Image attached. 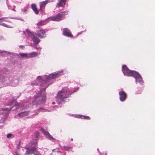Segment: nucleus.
I'll use <instances>...</instances> for the list:
<instances>
[{
    "label": "nucleus",
    "instance_id": "nucleus-1",
    "mask_svg": "<svg viewBox=\"0 0 155 155\" xmlns=\"http://www.w3.org/2000/svg\"><path fill=\"white\" fill-rule=\"evenodd\" d=\"M122 71L124 74L129 76H133L139 82L142 81L141 76L137 72L130 70L125 65L122 67Z\"/></svg>",
    "mask_w": 155,
    "mask_h": 155
},
{
    "label": "nucleus",
    "instance_id": "nucleus-2",
    "mask_svg": "<svg viewBox=\"0 0 155 155\" xmlns=\"http://www.w3.org/2000/svg\"><path fill=\"white\" fill-rule=\"evenodd\" d=\"M71 93L68 90H65L62 89L57 94V99L58 103L61 104L64 103L65 101V99L68 97Z\"/></svg>",
    "mask_w": 155,
    "mask_h": 155
},
{
    "label": "nucleus",
    "instance_id": "nucleus-3",
    "mask_svg": "<svg viewBox=\"0 0 155 155\" xmlns=\"http://www.w3.org/2000/svg\"><path fill=\"white\" fill-rule=\"evenodd\" d=\"M68 14L66 12H60L55 16H51L49 18V19L55 21H59L62 20L65 15Z\"/></svg>",
    "mask_w": 155,
    "mask_h": 155
},
{
    "label": "nucleus",
    "instance_id": "nucleus-4",
    "mask_svg": "<svg viewBox=\"0 0 155 155\" xmlns=\"http://www.w3.org/2000/svg\"><path fill=\"white\" fill-rule=\"evenodd\" d=\"M47 31V30L46 29L37 30L36 35L40 38H44L46 37V33Z\"/></svg>",
    "mask_w": 155,
    "mask_h": 155
},
{
    "label": "nucleus",
    "instance_id": "nucleus-5",
    "mask_svg": "<svg viewBox=\"0 0 155 155\" xmlns=\"http://www.w3.org/2000/svg\"><path fill=\"white\" fill-rule=\"evenodd\" d=\"M53 0H46L45 1L40 2H39L40 10L41 12L44 11L46 5L49 2H53Z\"/></svg>",
    "mask_w": 155,
    "mask_h": 155
},
{
    "label": "nucleus",
    "instance_id": "nucleus-6",
    "mask_svg": "<svg viewBox=\"0 0 155 155\" xmlns=\"http://www.w3.org/2000/svg\"><path fill=\"white\" fill-rule=\"evenodd\" d=\"M63 35L67 37L73 38V35L71 33L70 30L68 28H65L63 29Z\"/></svg>",
    "mask_w": 155,
    "mask_h": 155
},
{
    "label": "nucleus",
    "instance_id": "nucleus-7",
    "mask_svg": "<svg viewBox=\"0 0 155 155\" xmlns=\"http://www.w3.org/2000/svg\"><path fill=\"white\" fill-rule=\"evenodd\" d=\"M120 100L121 101H124L126 99L127 95L126 93L123 91H120L119 93Z\"/></svg>",
    "mask_w": 155,
    "mask_h": 155
},
{
    "label": "nucleus",
    "instance_id": "nucleus-8",
    "mask_svg": "<svg viewBox=\"0 0 155 155\" xmlns=\"http://www.w3.org/2000/svg\"><path fill=\"white\" fill-rule=\"evenodd\" d=\"M41 131L42 133L46 136L50 140H54V139L49 134L48 132H46L44 130L41 128Z\"/></svg>",
    "mask_w": 155,
    "mask_h": 155
},
{
    "label": "nucleus",
    "instance_id": "nucleus-9",
    "mask_svg": "<svg viewBox=\"0 0 155 155\" xmlns=\"http://www.w3.org/2000/svg\"><path fill=\"white\" fill-rule=\"evenodd\" d=\"M31 38L34 43L35 44H38L40 41L38 38L35 35L31 36Z\"/></svg>",
    "mask_w": 155,
    "mask_h": 155
},
{
    "label": "nucleus",
    "instance_id": "nucleus-10",
    "mask_svg": "<svg viewBox=\"0 0 155 155\" xmlns=\"http://www.w3.org/2000/svg\"><path fill=\"white\" fill-rule=\"evenodd\" d=\"M28 111H25L19 113L18 114V116L20 117H22L28 115Z\"/></svg>",
    "mask_w": 155,
    "mask_h": 155
},
{
    "label": "nucleus",
    "instance_id": "nucleus-11",
    "mask_svg": "<svg viewBox=\"0 0 155 155\" xmlns=\"http://www.w3.org/2000/svg\"><path fill=\"white\" fill-rule=\"evenodd\" d=\"M66 2L63 0H60L57 4V7H61L64 6L65 5Z\"/></svg>",
    "mask_w": 155,
    "mask_h": 155
},
{
    "label": "nucleus",
    "instance_id": "nucleus-12",
    "mask_svg": "<svg viewBox=\"0 0 155 155\" xmlns=\"http://www.w3.org/2000/svg\"><path fill=\"white\" fill-rule=\"evenodd\" d=\"M31 8L36 14L38 15V11L37 9L36 5L35 4H32L31 5Z\"/></svg>",
    "mask_w": 155,
    "mask_h": 155
},
{
    "label": "nucleus",
    "instance_id": "nucleus-13",
    "mask_svg": "<svg viewBox=\"0 0 155 155\" xmlns=\"http://www.w3.org/2000/svg\"><path fill=\"white\" fill-rule=\"evenodd\" d=\"M56 75L54 74H52L49 75V76L48 77L45 81H43L44 83H46V82L48 81L50 79H53L55 78L56 77Z\"/></svg>",
    "mask_w": 155,
    "mask_h": 155
},
{
    "label": "nucleus",
    "instance_id": "nucleus-14",
    "mask_svg": "<svg viewBox=\"0 0 155 155\" xmlns=\"http://www.w3.org/2000/svg\"><path fill=\"white\" fill-rule=\"evenodd\" d=\"M36 149L37 148L35 147H33L30 150L27 149L26 153L28 154L29 153H33V152L36 150Z\"/></svg>",
    "mask_w": 155,
    "mask_h": 155
},
{
    "label": "nucleus",
    "instance_id": "nucleus-15",
    "mask_svg": "<svg viewBox=\"0 0 155 155\" xmlns=\"http://www.w3.org/2000/svg\"><path fill=\"white\" fill-rule=\"evenodd\" d=\"M46 24L45 20H41L39 21L37 24L38 26H43Z\"/></svg>",
    "mask_w": 155,
    "mask_h": 155
},
{
    "label": "nucleus",
    "instance_id": "nucleus-16",
    "mask_svg": "<svg viewBox=\"0 0 155 155\" xmlns=\"http://www.w3.org/2000/svg\"><path fill=\"white\" fill-rule=\"evenodd\" d=\"M28 58H33L35 57L37 55V53L35 52H33L28 54Z\"/></svg>",
    "mask_w": 155,
    "mask_h": 155
},
{
    "label": "nucleus",
    "instance_id": "nucleus-17",
    "mask_svg": "<svg viewBox=\"0 0 155 155\" xmlns=\"http://www.w3.org/2000/svg\"><path fill=\"white\" fill-rule=\"evenodd\" d=\"M20 55L22 57L28 58V55L27 53H21L20 54Z\"/></svg>",
    "mask_w": 155,
    "mask_h": 155
},
{
    "label": "nucleus",
    "instance_id": "nucleus-18",
    "mask_svg": "<svg viewBox=\"0 0 155 155\" xmlns=\"http://www.w3.org/2000/svg\"><path fill=\"white\" fill-rule=\"evenodd\" d=\"M63 147H64V149L65 150H67V151H68L72 149V147H71L70 146H64Z\"/></svg>",
    "mask_w": 155,
    "mask_h": 155
},
{
    "label": "nucleus",
    "instance_id": "nucleus-19",
    "mask_svg": "<svg viewBox=\"0 0 155 155\" xmlns=\"http://www.w3.org/2000/svg\"><path fill=\"white\" fill-rule=\"evenodd\" d=\"M26 31L28 35L31 37L33 35H34L32 34V32L30 31L28 29H27Z\"/></svg>",
    "mask_w": 155,
    "mask_h": 155
},
{
    "label": "nucleus",
    "instance_id": "nucleus-20",
    "mask_svg": "<svg viewBox=\"0 0 155 155\" xmlns=\"http://www.w3.org/2000/svg\"><path fill=\"white\" fill-rule=\"evenodd\" d=\"M81 118L82 119H84L87 120H90V118L87 116H82L81 117Z\"/></svg>",
    "mask_w": 155,
    "mask_h": 155
},
{
    "label": "nucleus",
    "instance_id": "nucleus-21",
    "mask_svg": "<svg viewBox=\"0 0 155 155\" xmlns=\"http://www.w3.org/2000/svg\"><path fill=\"white\" fill-rule=\"evenodd\" d=\"M15 106L16 107V108H19L21 107L19 104L17 102H15Z\"/></svg>",
    "mask_w": 155,
    "mask_h": 155
},
{
    "label": "nucleus",
    "instance_id": "nucleus-22",
    "mask_svg": "<svg viewBox=\"0 0 155 155\" xmlns=\"http://www.w3.org/2000/svg\"><path fill=\"white\" fill-rule=\"evenodd\" d=\"M41 86L43 87V86H46V87L44 88V89H43V90H44V91H45V89H46V88H47L48 86V84H47L46 85H45V86H44V85H43V83L42 84H41Z\"/></svg>",
    "mask_w": 155,
    "mask_h": 155
},
{
    "label": "nucleus",
    "instance_id": "nucleus-23",
    "mask_svg": "<svg viewBox=\"0 0 155 155\" xmlns=\"http://www.w3.org/2000/svg\"><path fill=\"white\" fill-rule=\"evenodd\" d=\"M35 155H41L40 153L37 151L35 152V153H34Z\"/></svg>",
    "mask_w": 155,
    "mask_h": 155
},
{
    "label": "nucleus",
    "instance_id": "nucleus-24",
    "mask_svg": "<svg viewBox=\"0 0 155 155\" xmlns=\"http://www.w3.org/2000/svg\"><path fill=\"white\" fill-rule=\"evenodd\" d=\"M12 134H9L7 135V138H9L12 136Z\"/></svg>",
    "mask_w": 155,
    "mask_h": 155
},
{
    "label": "nucleus",
    "instance_id": "nucleus-25",
    "mask_svg": "<svg viewBox=\"0 0 155 155\" xmlns=\"http://www.w3.org/2000/svg\"><path fill=\"white\" fill-rule=\"evenodd\" d=\"M2 25L3 26H5V27H8V25H7L5 24V23H2Z\"/></svg>",
    "mask_w": 155,
    "mask_h": 155
},
{
    "label": "nucleus",
    "instance_id": "nucleus-26",
    "mask_svg": "<svg viewBox=\"0 0 155 155\" xmlns=\"http://www.w3.org/2000/svg\"><path fill=\"white\" fill-rule=\"evenodd\" d=\"M41 77L40 76H38L37 78V80H39L41 79Z\"/></svg>",
    "mask_w": 155,
    "mask_h": 155
},
{
    "label": "nucleus",
    "instance_id": "nucleus-27",
    "mask_svg": "<svg viewBox=\"0 0 155 155\" xmlns=\"http://www.w3.org/2000/svg\"><path fill=\"white\" fill-rule=\"evenodd\" d=\"M12 108V107L10 108L9 109H8L7 108H5V110H11V109Z\"/></svg>",
    "mask_w": 155,
    "mask_h": 155
},
{
    "label": "nucleus",
    "instance_id": "nucleus-28",
    "mask_svg": "<svg viewBox=\"0 0 155 155\" xmlns=\"http://www.w3.org/2000/svg\"><path fill=\"white\" fill-rule=\"evenodd\" d=\"M52 104H55V102H53L52 103Z\"/></svg>",
    "mask_w": 155,
    "mask_h": 155
},
{
    "label": "nucleus",
    "instance_id": "nucleus-29",
    "mask_svg": "<svg viewBox=\"0 0 155 155\" xmlns=\"http://www.w3.org/2000/svg\"><path fill=\"white\" fill-rule=\"evenodd\" d=\"M71 141H73V138H71Z\"/></svg>",
    "mask_w": 155,
    "mask_h": 155
},
{
    "label": "nucleus",
    "instance_id": "nucleus-30",
    "mask_svg": "<svg viewBox=\"0 0 155 155\" xmlns=\"http://www.w3.org/2000/svg\"><path fill=\"white\" fill-rule=\"evenodd\" d=\"M26 11V10L25 9L24 10V12H25Z\"/></svg>",
    "mask_w": 155,
    "mask_h": 155
},
{
    "label": "nucleus",
    "instance_id": "nucleus-31",
    "mask_svg": "<svg viewBox=\"0 0 155 155\" xmlns=\"http://www.w3.org/2000/svg\"><path fill=\"white\" fill-rule=\"evenodd\" d=\"M31 84H32V85H34V84H32V83H31Z\"/></svg>",
    "mask_w": 155,
    "mask_h": 155
},
{
    "label": "nucleus",
    "instance_id": "nucleus-32",
    "mask_svg": "<svg viewBox=\"0 0 155 155\" xmlns=\"http://www.w3.org/2000/svg\"><path fill=\"white\" fill-rule=\"evenodd\" d=\"M36 144L37 145V143L36 142Z\"/></svg>",
    "mask_w": 155,
    "mask_h": 155
},
{
    "label": "nucleus",
    "instance_id": "nucleus-33",
    "mask_svg": "<svg viewBox=\"0 0 155 155\" xmlns=\"http://www.w3.org/2000/svg\"><path fill=\"white\" fill-rule=\"evenodd\" d=\"M2 52H0V53Z\"/></svg>",
    "mask_w": 155,
    "mask_h": 155
}]
</instances>
